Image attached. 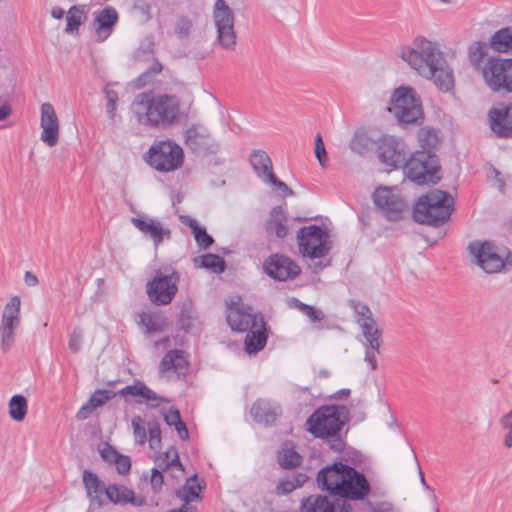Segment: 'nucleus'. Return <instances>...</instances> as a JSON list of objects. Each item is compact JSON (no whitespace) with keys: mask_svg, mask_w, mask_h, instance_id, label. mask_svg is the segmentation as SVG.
Listing matches in <instances>:
<instances>
[{"mask_svg":"<svg viewBox=\"0 0 512 512\" xmlns=\"http://www.w3.org/2000/svg\"><path fill=\"white\" fill-rule=\"evenodd\" d=\"M345 413L347 408L343 405L320 406L306 420V430L315 438L325 440L334 452L341 453L346 447L342 436Z\"/></svg>","mask_w":512,"mask_h":512,"instance_id":"3","label":"nucleus"},{"mask_svg":"<svg viewBox=\"0 0 512 512\" xmlns=\"http://www.w3.org/2000/svg\"><path fill=\"white\" fill-rule=\"evenodd\" d=\"M250 413L255 422L271 426L281 415L282 410L280 406L268 400L258 399L253 403Z\"/></svg>","mask_w":512,"mask_h":512,"instance_id":"23","label":"nucleus"},{"mask_svg":"<svg viewBox=\"0 0 512 512\" xmlns=\"http://www.w3.org/2000/svg\"><path fill=\"white\" fill-rule=\"evenodd\" d=\"M193 234L195 241L200 248L207 249L214 242V239L207 233L204 227L200 226Z\"/></svg>","mask_w":512,"mask_h":512,"instance_id":"53","label":"nucleus"},{"mask_svg":"<svg viewBox=\"0 0 512 512\" xmlns=\"http://www.w3.org/2000/svg\"><path fill=\"white\" fill-rule=\"evenodd\" d=\"M293 490H295V486L293 485L291 478L280 480L276 486V493L278 495H287Z\"/></svg>","mask_w":512,"mask_h":512,"instance_id":"61","label":"nucleus"},{"mask_svg":"<svg viewBox=\"0 0 512 512\" xmlns=\"http://www.w3.org/2000/svg\"><path fill=\"white\" fill-rule=\"evenodd\" d=\"M147 426H148V433H149V437H150V446H151V448H154L155 443L161 442L160 424L156 420H154V421H149Z\"/></svg>","mask_w":512,"mask_h":512,"instance_id":"55","label":"nucleus"},{"mask_svg":"<svg viewBox=\"0 0 512 512\" xmlns=\"http://www.w3.org/2000/svg\"><path fill=\"white\" fill-rule=\"evenodd\" d=\"M376 153L380 162L391 168L402 167L410 154L405 141L392 135H383L379 138Z\"/></svg>","mask_w":512,"mask_h":512,"instance_id":"13","label":"nucleus"},{"mask_svg":"<svg viewBox=\"0 0 512 512\" xmlns=\"http://www.w3.org/2000/svg\"><path fill=\"white\" fill-rule=\"evenodd\" d=\"M295 307L298 308L304 315H306L309 320L313 323L321 322L325 318V314L316 309L314 306L305 304L298 299H294Z\"/></svg>","mask_w":512,"mask_h":512,"instance_id":"48","label":"nucleus"},{"mask_svg":"<svg viewBox=\"0 0 512 512\" xmlns=\"http://www.w3.org/2000/svg\"><path fill=\"white\" fill-rule=\"evenodd\" d=\"M183 161V149L172 140L159 141L148 150V164L160 172L175 171Z\"/></svg>","mask_w":512,"mask_h":512,"instance_id":"10","label":"nucleus"},{"mask_svg":"<svg viewBox=\"0 0 512 512\" xmlns=\"http://www.w3.org/2000/svg\"><path fill=\"white\" fill-rule=\"evenodd\" d=\"M388 111L402 126L420 125L424 118L420 96L411 86L403 85L393 91Z\"/></svg>","mask_w":512,"mask_h":512,"instance_id":"6","label":"nucleus"},{"mask_svg":"<svg viewBox=\"0 0 512 512\" xmlns=\"http://www.w3.org/2000/svg\"><path fill=\"white\" fill-rule=\"evenodd\" d=\"M160 470L166 471L170 468H177L181 473L184 472V467L180 462L178 450L172 447L166 451L163 456L157 459V467Z\"/></svg>","mask_w":512,"mask_h":512,"instance_id":"37","label":"nucleus"},{"mask_svg":"<svg viewBox=\"0 0 512 512\" xmlns=\"http://www.w3.org/2000/svg\"><path fill=\"white\" fill-rule=\"evenodd\" d=\"M402 165L406 177L418 185L437 184L442 179L441 165L435 151L417 150Z\"/></svg>","mask_w":512,"mask_h":512,"instance_id":"5","label":"nucleus"},{"mask_svg":"<svg viewBox=\"0 0 512 512\" xmlns=\"http://www.w3.org/2000/svg\"><path fill=\"white\" fill-rule=\"evenodd\" d=\"M118 395L126 397L130 396H139L145 400L150 401H161L168 403L169 400L165 397H162L156 394L153 390H151L144 382L140 380H135L132 385H127L120 389Z\"/></svg>","mask_w":512,"mask_h":512,"instance_id":"31","label":"nucleus"},{"mask_svg":"<svg viewBox=\"0 0 512 512\" xmlns=\"http://www.w3.org/2000/svg\"><path fill=\"white\" fill-rule=\"evenodd\" d=\"M490 130L497 138H512V103L499 102L487 114Z\"/></svg>","mask_w":512,"mask_h":512,"instance_id":"18","label":"nucleus"},{"mask_svg":"<svg viewBox=\"0 0 512 512\" xmlns=\"http://www.w3.org/2000/svg\"><path fill=\"white\" fill-rule=\"evenodd\" d=\"M350 307L354 311L355 321L358 324H362V322L369 321L370 319H374L373 313L370 310L368 305L363 304L356 300H351Z\"/></svg>","mask_w":512,"mask_h":512,"instance_id":"47","label":"nucleus"},{"mask_svg":"<svg viewBox=\"0 0 512 512\" xmlns=\"http://www.w3.org/2000/svg\"><path fill=\"white\" fill-rule=\"evenodd\" d=\"M489 47V41L481 42L477 41L472 43L468 47V59L475 70H481L484 65H482L484 58L487 56V50Z\"/></svg>","mask_w":512,"mask_h":512,"instance_id":"34","label":"nucleus"},{"mask_svg":"<svg viewBox=\"0 0 512 512\" xmlns=\"http://www.w3.org/2000/svg\"><path fill=\"white\" fill-rule=\"evenodd\" d=\"M100 455L103 458V460L114 463V461L119 457L118 451L111 446L110 444L106 443L105 446L100 449Z\"/></svg>","mask_w":512,"mask_h":512,"instance_id":"60","label":"nucleus"},{"mask_svg":"<svg viewBox=\"0 0 512 512\" xmlns=\"http://www.w3.org/2000/svg\"><path fill=\"white\" fill-rule=\"evenodd\" d=\"M482 77L491 91L512 93V58H488L482 67Z\"/></svg>","mask_w":512,"mask_h":512,"instance_id":"8","label":"nucleus"},{"mask_svg":"<svg viewBox=\"0 0 512 512\" xmlns=\"http://www.w3.org/2000/svg\"><path fill=\"white\" fill-rule=\"evenodd\" d=\"M319 487L329 493L327 502L331 512H352L349 501L364 500L371 492L367 477L356 468L334 462L322 468L317 475Z\"/></svg>","mask_w":512,"mask_h":512,"instance_id":"1","label":"nucleus"},{"mask_svg":"<svg viewBox=\"0 0 512 512\" xmlns=\"http://www.w3.org/2000/svg\"><path fill=\"white\" fill-rule=\"evenodd\" d=\"M371 139L364 133H355L350 141V149L359 154L364 155L369 151Z\"/></svg>","mask_w":512,"mask_h":512,"instance_id":"46","label":"nucleus"},{"mask_svg":"<svg viewBox=\"0 0 512 512\" xmlns=\"http://www.w3.org/2000/svg\"><path fill=\"white\" fill-rule=\"evenodd\" d=\"M419 142H420V150H437L438 145V137L437 134L429 128H421L418 133Z\"/></svg>","mask_w":512,"mask_h":512,"instance_id":"42","label":"nucleus"},{"mask_svg":"<svg viewBox=\"0 0 512 512\" xmlns=\"http://www.w3.org/2000/svg\"><path fill=\"white\" fill-rule=\"evenodd\" d=\"M179 273L172 271L169 275L156 272L154 278L147 284V294L151 302L156 305L170 304L178 288Z\"/></svg>","mask_w":512,"mask_h":512,"instance_id":"14","label":"nucleus"},{"mask_svg":"<svg viewBox=\"0 0 512 512\" xmlns=\"http://www.w3.org/2000/svg\"><path fill=\"white\" fill-rule=\"evenodd\" d=\"M161 413L163 414L164 421L169 426H174L175 424H177L178 421H180L182 419L181 415H180V411L175 407H171L167 411H166V409H162Z\"/></svg>","mask_w":512,"mask_h":512,"instance_id":"58","label":"nucleus"},{"mask_svg":"<svg viewBox=\"0 0 512 512\" xmlns=\"http://www.w3.org/2000/svg\"><path fill=\"white\" fill-rule=\"evenodd\" d=\"M203 489V486L198 482V476L196 474L189 477L186 481V484L183 487V495L181 496L182 500L186 503H190L200 498V492Z\"/></svg>","mask_w":512,"mask_h":512,"instance_id":"40","label":"nucleus"},{"mask_svg":"<svg viewBox=\"0 0 512 512\" xmlns=\"http://www.w3.org/2000/svg\"><path fill=\"white\" fill-rule=\"evenodd\" d=\"M213 20L219 45L225 50H234L237 43V35L234 29V12L225 0L215 1Z\"/></svg>","mask_w":512,"mask_h":512,"instance_id":"11","label":"nucleus"},{"mask_svg":"<svg viewBox=\"0 0 512 512\" xmlns=\"http://www.w3.org/2000/svg\"><path fill=\"white\" fill-rule=\"evenodd\" d=\"M467 249L474 256L475 263L486 273L499 272L505 266V261L498 253L497 247L489 241L471 242Z\"/></svg>","mask_w":512,"mask_h":512,"instance_id":"16","label":"nucleus"},{"mask_svg":"<svg viewBox=\"0 0 512 512\" xmlns=\"http://www.w3.org/2000/svg\"><path fill=\"white\" fill-rule=\"evenodd\" d=\"M500 424L506 430L503 439L504 446L512 448V410L501 417Z\"/></svg>","mask_w":512,"mask_h":512,"instance_id":"51","label":"nucleus"},{"mask_svg":"<svg viewBox=\"0 0 512 512\" xmlns=\"http://www.w3.org/2000/svg\"><path fill=\"white\" fill-rule=\"evenodd\" d=\"M454 199L446 191L433 190L421 196L413 207V219L420 224L440 227L453 212Z\"/></svg>","mask_w":512,"mask_h":512,"instance_id":"4","label":"nucleus"},{"mask_svg":"<svg viewBox=\"0 0 512 512\" xmlns=\"http://www.w3.org/2000/svg\"><path fill=\"white\" fill-rule=\"evenodd\" d=\"M264 272L277 281L295 279L300 273V266L290 257L283 254H272L263 262Z\"/></svg>","mask_w":512,"mask_h":512,"instance_id":"17","label":"nucleus"},{"mask_svg":"<svg viewBox=\"0 0 512 512\" xmlns=\"http://www.w3.org/2000/svg\"><path fill=\"white\" fill-rule=\"evenodd\" d=\"M132 223L139 231L149 235L156 246L163 241L164 236H170V230L163 228L161 223L154 219L132 218Z\"/></svg>","mask_w":512,"mask_h":512,"instance_id":"27","label":"nucleus"},{"mask_svg":"<svg viewBox=\"0 0 512 512\" xmlns=\"http://www.w3.org/2000/svg\"><path fill=\"white\" fill-rule=\"evenodd\" d=\"M151 487L154 493H159L164 484L163 470L153 468L151 470Z\"/></svg>","mask_w":512,"mask_h":512,"instance_id":"57","label":"nucleus"},{"mask_svg":"<svg viewBox=\"0 0 512 512\" xmlns=\"http://www.w3.org/2000/svg\"><path fill=\"white\" fill-rule=\"evenodd\" d=\"M261 313H253L252 308L244 303L228 306L227 323L236 332H246L249 328H257Z\"/></svg>","mask_w":512,"mask_h":512,"instance_id":"19","label":"nucleus"},{"mask_svg":"<svg viewBox=\"0 0 512 512\" xmlns=\"http://www.w3.org/2000/svg\"><path fill=\"white\" fill-rule=\"evenodd\" d=\"M201 264L200 266L211 270L214 273L220 274L225 271L226 262L217 254H205L199 257Z\"/></svg>","mask_w":512,"mask_h":512,"instance_id":"41","label":"nucleus"},{"mask_svg":"<svg viewBox=\"0 0 512 512\" xmlns=\"http://www.w3.org/2000/svg\"><path fill=\"white\" fill-rule=\"evenodd\" d=\"M20 298L15 296L5 305L0 325L1 349L8 352L15 343V330L20 325Z\"/></svg>","mask_w":512,"mask_h":512,"instance_id":"15","label":"nucleus"},{"mask_svg":"<svg viewBox=\"0 0 512 512\" xmlns=\"http://www.w3.org/2000/svg\"><path fill=\"white\" fill-rule=\"evenodd\" d=\"M105 98L107 100L106 111L110 118H113L115 115L116 105L119 100L117 91L113 89H109L108 87L104 88Z\"/></svg>","mask_w":512,"mask_h":512,"instance_id":"52","label":"nucleus"},{"mask_svg":"<svg viewBox=\"0 0 512 512\" xmlns=\"http://www.w3.org/2000/svg\"><path fill=\"white\" fill-rule=\"evenodd\" d=\"M116 469L119 474L125 475L131 469V459L129 456L119 454V457L114 461Z\"/></svg>","mask_w":512,"mask_h":512,"instance_id":"59","label":"nucleus"},{"mask_svg":"<svg viewBox=\"0 0 512 512\" xmlns=\"http://www.w3.org/2000/svg\"><path fill=\"white\" fill-rule=\"evenodd\" d=\"M193 27L192 20L187 16H179L174 25V32L179 39H186L189 37Z\"/></svg>","mask_w":512,"mask_h":512,"instance_id":"49","label":"nucleus"},{"mask_svg":"<svg viewBox=\"0 0 512 512\" xmlns=\"http://www.w3.org/2000/svg\"><path fill=\"white\" fill-rule=\"evenodd\" d=\"M138 121L154 128H168L180 116V101L174 95L160 94L153 96L141 93L136 96L132 104Z\"/></svg>","mask_w":512,"mask_h":512,"instance_id":"2","label":"nucleus"},{"mask_svg":"<svg viewBox=\"0 0 512 512\" xmlns=\"http://www.w3.org/2000/svg\"><path fill=\"white\" fill-rule=\"evenodd\" d=\"M40 125L41 140L49 147L55 146L59 140V120L53 105L48 102L41 105Z\"/></svg>","mask_w":512,"mask_h":512,"instance_id":"20","label":"nucleus"},{"mask_svg":"<svg viewBox=\"0 0 512 512\" xmlns=\"http://www.w3.org/2000/svg\"><path fill=\"white\" fill-rule=\"evenodd\" d=\"M189 362L186 358L185 352L179 349L169 350L162 358L159 370L160 372L175 371L181 373L187 370Z\"/></svg>","mask_w":512,"mask_h":512,"instance_id":"28","label":"nucleus"},{"mask_svg":"<svg viewBox=\"0 0 512 512\" xmlns=\"http://www.w3.org/2000/svg\"><path fill=\"white\" fill-rule=\"evenodd\" d=\"M185 143L195 153H205L212 146L211 135L207 128L193 124L185 131Z\"/></svg>","mask_w":512,"mask_h":512,"instance_id":"22","label":"nucleus"},{"mask_svg":"<svg viewBox=\"0 0 512 512\" xmlns=\"http://www.w3.org/2000/svg\"><path fill=\"white\" fill-rule=\"evenodd\" d=\"M376 353H378L377 350L367 346L364 360L369 364L372 371L377 369Z\"/></svg>","mask_w":512,"mask_h":512,"instance_id":"64","label":"nucleus"},{"mask_svg":"<svg viewBox=\"0 0 512 512\" xmlns=\"http://www.w3.org/2000/svg\"><path fill=\"white\" fill-rule=\"evenodd\" d=\"M302 457L293 448L284 449L279 455L278 461L282 468L292 469L301 464Z\"/></svg>","mask_w":512,"mask_h":512,"instance_id":"43","label":"nucleus"},{"mask_svg":"<svg viewBox=\"0 0 512 512\" xmlns=\"http://www.w3.org/2000/svg\"><path fill=\"white\" fill-rule=\"evenodd\" d=\"M489 47L498 53H512V26L497 30L489 38Z\"/></svg>","mask_w":512,"mask_h":512,"instance_id":"32","label":"nucleus"},{"mask_svg":"<svg viewBox=\"0 0 512 512\" xmlns=\"http://www.w3.org/2000/svg\"><path fill=\"white\" fill-rule=\"evenodd\" d=\"M359 326L362 328V333L368 342V346L380 352L382 333L381 330L377 328L375 319L362 322Z\"/></svg>","mask_w":512,"mask_h":512,"instance_id":"33","label":"nucleus"},{"mask_svg":"<svg viewBox=\"0 0 512 512\" xmlns=\"http://www.w3.org/2000/svg\"><path fill=\"white\" fill-rule=\"evenodd\" d=\"M131 423L136 442L141 445L144 444L147 440V431L143 418L139 415H136L132 418Z\"/></svg>","mask_w":512,"mask_h":512,"instance_id":"50","label":"nucleus"},{"mask_svg":"<svg viewBox=\"0 0 512 512\" xmlns=\"http://www.w3.org/2000/svg\"><path fill=\"white\" fill-rule=\"evenodd\" d=\"M86 16L84 14L83 7L81 6H72L68 10V14L66 17L67 25L65 28V32L68 34L78 33L79 27L81 26L83 19Z\"/></svg>","mask_w":512,"mask_h":512,"instance_id":"39","label":"nucleus"},{"mask_svg":"<svg viewBox=\"0 0 512 512\" xmlns=\"http://www.w3.org/2000/svg\"><path fill=\"white\" fill-rule=\"evenodd\" d=\"M315 156L318 159L320 165L324 167L327 161V152L322 136L320 134H318L315 138Z\"/></svg>","mask_w":512,"mask_h":512,"instance_id":"56","label":"nucleus"},{"mask_svg":"<svg viewBox=\"0 0 512 512\" xmlns=\"http://www.w3.org/2000/svg\"><path fill=\"white\" fill-rule=\"evenodd\" d=\"M372 198L378 211L388 221L395 222L403 218L407 204L397 189L379 187L374 191Z\"/></svg>","mask_w":512,"mask_h":512,"instance_id":"12","label":"nucleus"},{"mask_svg":"<svg viewBox=\"0 0 512 512\" xmlns=\"http://www.w3.org/2000/svg\"><path fill=\"white\" fill-rule=\"evenodd\" d=\"M297 242L302 255L311 259L325 257L331 249L327 228L318 225L301 227Z\"/></svg>","mask_w":512,"mask_h":512,"instance_id":"9","label":"nucleus"},{"mask_svg":"<svg viewBox=\"0 0 512 512\" xmlns=\"http://www.w3.org/2000/svg\"><path fill=\"white\" fill-rule=\"evenodd\" d=\"M83 343V335L80 329H74L70 334L68 347L73 353L80 351Z\"/></svg>","mask_w":512,"mask_h":512,"instance_id":"54","label":"nucleus"},{"mask_svg":"<svg viewBox=\"0 0 512 512\" xmlns=\"http://www.w3.org/2000/svg\"><path fill=\"white\" fill-rule=\"evenodd\" d=\"M126 498H125V504L130 503L131 505L135 507L143 506L146 503V500L142 496H135V493L132 489L125 490Z\"/></svg>","mask_w":512,"mask_h":512,"instance_id":"62","label":"nucleus"},{"mask_svg":"<svg viewBox=\"0 0 512 512\" xmlns=\"http://www.w3.org/2000/svg\"><path fill=\"white\" fill-rule=\"evenodd\" d=\"M265 229L269 234L275 233L278 238H285L288 235L286 215L281 206H275L265 222Z\"/></svg>","mask_w":512,"mask_h":512,"instance_id":"30","label":"nucleus"},{"mask_svg":"<svg viewBox=\"0 0 512 512\" xmlns=\"http://www.w3.org/2000/svg\"><path fill=\"white\" fill-rule=\"evenodd\" d=\"M250 164L256 175L264 181H268L271 174H274L272 161L264 150H253L250 154Z\"/></svg>","mask_w":512,"mask_h":512,"instance_id":"29","label":"nucleus"},{"mask_svg":"<svg viewBox=\"0 0 512 512\" xmlns=\"http://www.w3.org/2000/svg\"><path fill=\"white\" fill-rule=\"evenodd\" d=\"M118 395L117 392L108 389H97L89 398L90 407L98 408Z\"/></svg>","mask_w":512,"mask_h":512,"instance_id":"45","label":"nucleus"},{"mask_svg":"<svg viewBox=\"0 0 512 512\" xmlns=\"http://www.w3.org/2000/svg\"><path fill=\"white\" fill-rule=\"evenodd\" d=\"M258 327L249 328L246 332L245 351L248 354H256L264 349L267 343L268 334L264 317H258Z\"/></svg>","mask_w":512,"mask_h":512,"instance_id":"25","label":"nucleus"},{"mask_svg":"<svg viewBox=\"0 0 512 512\" xmlns=\"http://www.w3.org/2000/svg\"><path fill=\"white\" fill-rule=\"evenodd\" d=\"M118 22V13L112 6L102 9L95 17L96 34L99 41L106 40Z\"/></svg>","mask_w":512,"mask_h":512,"instance_id":"26","label":"nucleus"},{"mask_svg":"<svg viewBox=\"0 0 512 512\" xmlns=\"http://www.w3.org/2000/svg\"><path fill=\"white\" fill-rule=\"evenodd\" d=\"M83 485L85 487L91 504L102 506L105 503L104 495L106 486L100 480L98 475L90 470H84L82 474Z\"/></svg>","mask_w":512,"mask_h":512,"instance_id":"24","label":"nucleus"},{"mask_svg":"<svg viewBox=\"0 0 512 512\" xmlns=\"http://www.w3.org/2000/svg\"><path fill=\"white\" fill-rule=\"evenodd\" d=\"M140 324L145 327L146 333L163 332L167 326V320L161 315L153 316L149 313L140 315Z\"/></svg>","mask_w":512,"mask_h":512,"instance_id":"35","label":"nucleus"},{"mask_svg":"<svg viewBox=\"0 0 512 512\" xmlns=\"http://www.w3.org/2000/svg\"><path fill=\"white\" fill-rule=\"evenodd\" d=\"M269 182L270 184H272L273 186L277 187L279 190H281L284 195L286 196H292L294 195V191L289 188L287 186L286 183H284L283 181L279 180L275 174H271V178L267 181Z\"/></svg>","mask_w":512,"mask_h":512,"instance_id":"63","label":"nucleus"},{"mask_svg":"<svg viewBox=\"0 0 512 512\" xmlns=\"http://www.w3.org/2000/svg\"><path fill=\"white\" fill-rule=\"evenodd\" d=\"M442 54L435 43L422 36L416 37L411 46H402L398 51V56L421 76L431 74L433 63Z\"/></svg>","mask_w":512,"mask_h":512,"instance_id":"7","label":"nucleus"},{"mask_svg":"<svg viewBox=\"0 0 512 512\" xmlns=\"http://www.w3.org/2000/svg\"><path fill=\"white\" fill-rule=\"evenodd\" d=\"M196 312L191 301H186L181 305L180 312L177 317V324L184 332H189L192 328Z\"/></svg>","mask_w":512,"mask_h":512,"instance_id":"36","label":"nucleus"},{"mask_svg":"<svg viewBox=\"0 0 512 512\" xmlns=\"http://www.w3.org/2000/svg\"><path fill=\"white\" fill-rule=\"evenodd\" d=\"M125 490H128V488L123 485L110 484L106 487L104 496L111 503L125 504Z\"/></svg>","mask_w":512,"mask_h":512,"instance_id":"44","label":"nucleus"},{"mask_svg":"<svg viewBox=\"0 0 512 512\" xmlns=\"http://www.w3.org/2000/svg\"><path fill=\"white\" fill-rule=\"evenodd\" d=\"M27 408V399L21 394L12 396L9 401V415L15 421L20 422L25 418Z\"/></svg>","mask_w":512,"mask_h":512,"instance_id":"38","label":"nucleus"},{"mask_svg":"<svg viewBox=\"0 0 512 512\" xmlns=\"http://www.w3.org/2000/svg\"><path fill=\"white\" fill-rule=\"evenodd\" d=\"M422 76L433 79L434 84L442 92H448L454 88L453 70L448 66L443 54L433 63L431 74H423Z\"/></svg>","mask_w":512,"mask_h":512,"instance_id":"21","label":"nucleus"}]
</instances>
